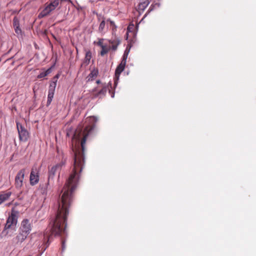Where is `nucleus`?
<instances>
[{
  "mask_svg": "<svg viewBox=\"0 0 256 256\" xmlns=\"http://www.w3.org/2000/svg\"><path fill=\"white\" fill-rule=\"evenodd\" d=\"M97 119L95 116L88 117L84 124H80L74 131L68 130V136H72V150L74 152V162L72 172L66 182H65V222L68 210L67 203L70 204L74 192L78 186L80 173L85 163L84 150L86 140L94 130ZM66 224L65 223V228Z\"/></svg>",
  "mask_w": 256,
  "mask_h": 256,
  "instance_id": "nucleus-1",
  "label": "nucleus"
},
{
  "mask_svg": "<svg viewBox=\"0 0 256 256\" xmlns=\"http://www.w3.org/2000/svg\"><path fill=\"white\" fill-rule=\"evenodd\" d=\"M61 204H58V208L55 218L51 220L49 224L48 228H47L44 234V236L48 238V242L52 235L60 236L63 230L64 222V193L61 194Z\"/></svg>",
  "mask_w": 256,
  "mask_h": 256,
  "instance_id": "nucleus-2",
  "label": "nucleus"
},
{
  "mask_svg": "<svg viewBox=\"0 0 256 256\" xmlns=\"http://www.w3.org/2000/svg\"><path fill=\"white\" fill-rule=\"evenodd\" d=\"M19 212L16 210L14 208H12L11 210V214L8 216L6 222L4 226V230L2 232L4 233L5 230L8 229H10L13 227H15L18 222V216Z\"/></svg>",
  "mask_w": 256,
  "mask_h": 256,
  "instance_id": "nucleus-3",
  "label": "nucleus"
},
{
  "mask_svg": "<svg viewBox=\"0 0 256 256\" xmlns=\"http://www.w3.org/2000/svg\"><path fill=\"white\" fill-rule=\"evenodd\" d=\"M60 1V0H54L53 2H52L38 14V18H42L47 16L58 6Z\"/></svg>",
  "mask_w": 256,
  "mask_h": 256,
  "instance_id": "nucleus-4",
  "label": "nucleus"
},
{
  "mask_svg": "<svg viewBox=\"0 0 256 256\" xmlns=\"http://www.w3.org/2000/svg\"><path fill=\"white\" fill-rule=\"evenodd\" d=\"M26 170L24 168L20 170L16 174L15 178V186L17 189L20 188L23 185Z\"/></svg>",
  "mask_w": 256,
  "mask_h": 256,
  "instance_id": "nucleus-5",
  "label": "nucleus"
},
{
  "mask_svg": "<svg viewBox=\"0 0 256 256\" xmlns=\"http://www.w3.org/2000/svg\"><path fill=\"white\" fill-rule=\"evenodd\" d=\"M20 232L28 235L32 230V225L28 219H24L21 222L18 230Z\"/></svg>",
  "mask_w": 256,
  "mask_h": 256,
  "instance_id": "nucleus-6",
  "label": "nucleus"
},
{
  "mask_svg": "<svg viewBox=\"0 0 256 256\" xmlns=\"http://www.w3.org/2000/svg\"><path fill=\"white\" fill-rule=\"evenodd\" d=\"M16 126L20 140L21 141L26 142L29 136L28 130L22 124H20L18 123L16 124Z\"/></svg>",
  "mask_w": 256,
  "mask_h": 256,
  "instance_id": "nucleus-7",
  "label": "nucleus"
},
{
  "mask_svg": "<svg viewBox=\"0 0 256 256\" xmlns=\"http://www.w3.org/2000/svg\"><path fill=\"white\" fill-rule=\"evenodd\" d=\"M126 64H124L120 62V63L118 66L116 68L114 77V86L115 87L118 84V81L119 80L120 74L124 70L126 66Z\"/></svg>",
  "mask_w": 256,
  "mask_h": 256,
  "instance_id": "nucleus-8",
  "label": "nucleus"
},
{
  "mask_svg": "<svg viewBox=\"0 0 256 256\" xmlns=\"http://www.w3.org/2000/svg\"><path fill=\"white\" fill-rule=\"evenodd\" d=\"M28 235L20 232L18 230V235L12 239V242L15 244H20L27 238Z\"/></svg>",
  "mask_w": 256,
  "mask_h": 256,
  "instance_id": "nucleus-9",
  "label": "nucleus"
},
{
  "mask_svg": "<svg viewBox=\"0 0 256 256\" xmlns=\"http://www.w3.org/2000/svg\"><path fill=\"white\" fill-rule=\"evenodd\" d=\"M30 184L32 186H34L38 183L39 181V174L38 172L34 171L33 170H32L30 176Z\"/></svg>",
  "mask_w": 256,
  "mask_h": 256,
  "instance_id": "nucleus-10",
  "label": "nucleus"
},
{
  "mask_svg": "<svg viewBox=\"0 0 256 256\" xmlns=\"http://www.w3.org/2000/svg\"><path fill=\"white\" fill-rule=\"evenodd\" d=\"M107 91V87L106 84L102 85V88L100 90L96 92V90L94 91V95L95 97H100L102 98L104 96L106 95V94Z\"/></svg>",
  "mask_w": 256,
  "mask_h": 256,
  "instance_id": "nucleus-11",
  "label": "nucleus"
},
{
  "mask_svg": "<svg viewBox=\"0 0 256 256\" xmlns=\"http://www.w3.org/2000/svg\"><path fill=\"white\" fill-rule=\"evenodd\" d=\"M60 167L61 166L58 164L52 167L48 172L49 178H53L55 175L56 170H59Z\"/></svg>",
  "mask_w": 256,
  "mask_h": 256,
  "instance_id": "nucleus-12",
  "label": "nucleus"
},
{
  "mask_svg": "<svg viewBox=\"0 0 256 256\" xmlns=\"http://www.w3.org/2000/svg\"><path fill=\"white\" fill-rule=\"evenodd\" d=\"M92 58V52L90 50L86 51L85 58L83 62V64L87 66L90 64V60Z\"/></svg>",
  "mask_w": 256,
  "mask_h": 256,
  "instance_id": "nucleus-13",
  "label": "nucleus"
},
{
  "mask_svg": "<svg viewBox=\"0 0 256 256\" xmlns=\"http://www.w3.org/2000/svg\"><path fill=\"white\" fill-rule=\"evenodd\" d=\"M109 42L112 44V46L110 47V48H112L113 50H116L117 49L118 46L120 44V41L118 39L116 38L113 40H110Z\"/></svg>",
  "mask_w": 256,
  "mask_h": 256,
  "instance_id": "nucleus-14",
  "label": "nucleus"
},
{
  "mask_svg": "<svg viewBox=\"0 0 256 256\" xmlns=\"http://www.w3.org/2000/svg\"><path fill=\"white\" fill-rule=\"evenodd\" d=\"M12 192H9L0 194V204L8 199L11 196Z\"/></svg>",
  "mask_w": 256,
  "mask_h": 256,
  "instance_id": "nucleus-15",
  "label": "nucleus"
},
{
  "mask_svg": "<svg viewBox=\"0 0 256 256\" xmlns=\"http://www.w3.org/2000/svg\"><path fill=\"white\" fill-rule=\"evenodd\" d=\"M52 66H51L50 68L47 69L46 70L41 72L37 76L38 78H43L46 76H47L48 74H50L52 72Z\"/></svg>",
  "mask_w": 256,
  "mask_h": 256,
  "instance_id": "nucleus-16",
  "label": "nucleus"
},
{
  "mask_svg": "<svg viewBox=\"0 0 256 256\" xmlns=\"http://www.w3.org/2000/svg\"><path fill=\"white\" fill-rule=\"evenodd\" d=\"M105 26H106L105 18H102V20L100 22L99 27H98V31L100 32V33L103 32Z\"/></svg>",
  "mask_w": 256,
  "mask_h": 256,
  "instance_id": "nucleus-17",
  "label": "nucleus"
},
{
  "mask_svg": "<svg viewBox=\"0 0 256 256\" xmlns=\"http://www.w3.org/2000/svg\"><path fill=\"white\" fill-rule=\"evenodd\" d=\"M102 50L100 52V54L101 56H104L110 50V48L107 47L106 46H102L101 47Z\"/></svg>",
  "mask_w": 256,
  "mask_h": 256,
  "instance_id": "nucleus-18",
  "label": "nucleus"
},
{
  "mask_svg": "<svg viewBox=\"0 0 256 256\" xmlns=\"http://www.w3.org/2000/svg\"><path fill=\"white\" fill-rule=\"evenodd\" d=\"M54 93H51L48 92V100H47V106H49L52 101V98H54Z\"/></svg>",
  "mask_w": 256,
  "mask_h": 256,
  "instance_id": "nucleus-19",
  "label": "nucleus"
},
{
  "mask_svg": "<svg viewBox=\"0 0 256 256\" xmlns=\"http://www.w3.org/2000/svg\"><path fill=\"white\" fill-rule=\"evenodd\" d=\"M56 87V84L54 83H50L48 88V92L54 93L55 92V89Z\"/></svg>",
  "mask_w": 256,
  "mask_h": 256,
  "instance_id": "nucleus-20",
  "label": "nucleus"
},
{
  "mask_svg": "<svg viewBox=\"0 0 256 256\" xmlns=\"http://www.w3.org/2000/svg\"><path fill=\"white\" fill-rule=\"evenodd\" d=\"M12 22L14 27L20 26V21L16 16L14 18Z\"/></svg>",
  "mask_w": 256,
  "mask_h": 256,
  "instance_id": "nucleus-21",
  "label": "nucleus"
},
{
  "mask_svg": "<svg viewBox=\"0 0 256 256\" xmlns=\"http://www.w3.org/2000/svg\"><path fill=\"white\" fill-rule=\"evenodd\" d=\"M148 4V2H141L139 4L140 8L142 10H144Z\"/></svg>",
  "mask_w": 256,
  "mask_h": 256,
  "instance_id": "nucleus-22",
  "label": "nucleus"
},
{
  "mask_svg": "<svg viewBox=\"0 0 256 256\" xmlns=\"http://www.w3.org/2000/svg\"><path fill=\"white\" fill-rule=\"evenodd\" d=\"M60 76V74H56L52 78V81L50 83H54L56 85V82L58 80V78Z\"/></svg>",
  "mask_w": 256,
  "mask_h": 256,
  "instance_id": "nucleus-23",
  "label": "nucleus"
},
{
  "mask_svg": "<svg viewBox=\"0 0 256 256\" xmlns=\"http://www.w3.org/2000/svg\"><path fill=\"white\" fill-rule=\"evenodd\" d=\"M127 57H128L127 54L124 53L122 56V58L121 61V62L126 64Z\"/></svg>",
  "mask_w": 256,
  "mask_h": 256,
  "instance_id": "nucleus-24",
  "label": "nucleus"
},
{
  "mask_svg": "<svg viewBox=\"0 0 256 256\" xmlns=\"http://www.w3.org/2000/svg\"><path fill=\"white\" fill-rule=\"evenodd\" d=\"M103 41H104L103 38L100 39L98 42H97V43H96L97 45L100 46V48L102 47V46H104V45L103 44Z\"/></svg>",
  "mask_w": 256,
  "mask_h": 256,
  "instance_id": "nucleus-25",
  "label": "nucleus"
},
{
  "mask_svg": "<svg viewBox=\"0 0 256 256\" xmlns=\"http://www.w3.org/2000/svg\"><path fill=\"white\" fill-rule=\"evenodd\" d=\"M14 30H15V32L17 34H19L20 33H21L22 32V30L20 28V26H15L14 27Z\"/></svg>",
  "mask_w": 256,
  "mask_h": 256,
  "instance_id": "nucleus-26",
  "label": "nucleus"
},
{
  "mask_svg": "<svg viewBox=\"0 0 256 256\" xmlns=\"http://www.w3.org/2000/svg\"><path fill=\"white\" fill-rule=\"evenodd\" d=\"M97 74H98L97 71L94 70V71L92 72L90 74V76L92 77L95 76L97 75Z\"/></svg>",
  "mask_w": 256,
  "mask_h": 256,
  "instance_id": "nucleus-27",
  "label": "nucleus"
},
{
  "mask_svg": "<svg viewBox=\"0 0 256 256\" xmlns=\"http://www.w3.org/2000/svg\"><path fill=\"white\" fill-rule=\"evenodd\" d=\"M109 93L110 94L112 98H114V92H112L110 90H109Z\"/></svg>",
  "mask_w": 256,
  "mask_h": 256,
  "instance_id": "nucleus-28",
  "label": "nucleus"
},
{
  "mask_svg": "<svg viewBox=\"0 0 256 256\" xmlns=\"http://www.w3.org/2000/svg\"><path fill=\"white\" fill-rule=\"evenodd\" d=\"M62 250H64V240H62Z\"/></svg>",
  "mask_w": 256,
  "mask_h": 256,
  "instance_id": "nucleus-29",
  "label": "nucleus"
},
{
  "mask_svg": "<svg viewBox=\"0 0 256 256\" xmlns=\"http://www.w3.org/2000/svg\"><path fill=\"white\" fill-rule=\"evenodd\" d=\"M97 16L98 20H100V18H102V19L103 16H102L101 14H97Z\"/></svg>",
  "mask_w": 256,
  "mask_h": 256,
  "instance_id": "nucleus-30",
  "label": "nucleus"
},
{
  "mask_svg": "<svg viewBox=\"0 0 256 256\" xmlns=\"http://www.w3.org/2000/svg\"><path fill=\"white\" fill-rule=\"evenodd\" d=\"M110 24L111 25L115 26L114 23V22L113 21L110 20Z\"/></svg>",
  "mask_w": 256,
  "mask_h": 256,
  "instance_id": "nucleus-31",
  "label": "nucleus"
},
{
  "mask_svg": "<svg viewBox=\"0 0 256 256\" xmlns=\"http://www.w3.org/2000/svg\"><path fill=\"white\" fill-rule=\"evenodd\" d=\"M18 11H17V10H14L13 12H12V14H18Z\"/></svg>",
  "mask_w": 256,
  "mask_h": 256,
  "instance_id": "nucleus-32",
  "label": "nucleus"
},
{
  "mask_svg": "<svg viewBox=\"0 0 256 256\" xmlns=\"http://www.w3.org/2000/svg\"><path fill=\"white\" fill-rule=\"evenodd\" d=\"M96 82V84H99L100 83V80H97Z\"/></svg>",
  "mask_w": 256,
  "mask_h": 256,
  "instance_id": "nucleus-33",
  "label": "nucleus"
},
{
  "mask_svg": "<svg viewBox=\"0 0 256 256\" xmlns=\"http://www.w3.org/2000/svg\"><path fill=\"white\" fill-rule=\"evenodd\" d=\"M64 188H64H62V189L61 192H62V190H63Z\"/></svg>",
  "mask_w": 256,
  "mask_h": 256,
  "instance_id": "nucleus-34",
  "label": "nucleus"
},
{
  "mask_svg": "<svg viewBox=\"0 0 256 256\" xmlns=\"http://www.w3.org/2000/svg\"><path fill=\"white\" fill-rule=\"evenodd\" d=\"M110 84V86L112 88V85H111V84Z\"/></svg>",
  "mask_w": 256,
  "mask_h": 256,
  "instance_id": "nucleus-35",
  "label": "nucleus"
}]
</instances>
